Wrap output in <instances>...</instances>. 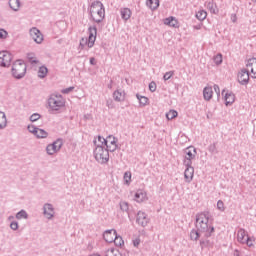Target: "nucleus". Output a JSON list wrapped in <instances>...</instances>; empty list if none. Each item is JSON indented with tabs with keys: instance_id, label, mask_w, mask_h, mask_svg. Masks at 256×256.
<instances>
[{
	"instance_id": "obj_50",
	"label": "nucleus",
	"mask_w": 256,
	"mask_h": 256,
	"mask_svg": "<svg viewBox=\"0 0 256 256\" xmlns=\"http://www.w3.org/2000/svg\"><path fill=\"white\" fill-rule=\"evenodd\" d=\"M245 243H246V245H248V247L253 246V242L251 241V238H249V236H246Z\"/></svg>"
},
{
	"instance_id": "obj_43",
	"label": "nucleus",
	"mask_w": 256,
	"mask_h": 256,
	"mask_svg": "<svg viewBox=\"0 0 256 256\" xmlns=\"http://www.w3.org/2000/svg\"><path fill=\"white\" fill-rule=\"evenodd\" d=\"M149 91H151V93H155L157 91V83H155V81L149 83Z\"/></svg>"
},
{
	"instance_id": "obj_36",
	"label": "nucleus",
	"mask_w": 256,
	"mask_h": 256,
	"mask_svg": "<svg viewBox=\"0 0 256 256\" xmlns=\"http://www.w3.org/2000/svg\"><path fill=\"white\" fill-rule=\"evenodd\" d=\"M208 151L209 153H212V154L214 153L215 155H217V153H219V151L217 150V142L210 144L208 146Z\"/></svg>"
},
{
	"instance_id": "obj_60",
	"label": "nucleus",
	"mask_w": 256,
	"mask_h": 256,
	"mask_svg": "<svg viewBox=\"0 0 256 256\" xmlns=\"http://www.w3.org/2000/svg\"><path fill=\"white\" fill-rule=\"evenodd\" d=\"M84 119H91V114L84 115Z\"/></svg>"
},
{
	"instance_id": "obj_13",
	"label": "nucleus",
	"mask_w": 256,
	"mask_h": 256,
	"mask_svg": "<svg viewBox=\"0 0 256 256\" xmlns=\"http://www.w3.org/2000/svg\"><path fill=\"white\" fill-rule=\"evenodd\" d=\"M184 167L186 168L184 171V179L186 183H191L195 175V168L193 167V164L184 165Z\"/></svg>"
},
{
	"instance_id": "obj_11",
	"label": "nucleus",
	"mask_w": 256,
	"mask_h": 256,
	"mask_svg": "<svg viewBox=\"0 0 256 256\" xmlns=\"http://www.w3.org/2000/svg\"><path fill=\"white\" fill-rule=\"evenodd\" d=\"M104 145H105L106 149L108 151H110V153H113V152L117 151V138H115L112 135H109L106 138V141H105Z\"/></svg>"
},
{
	"instance_id": "obj_44",
	"label": "nucleus",
	"mask_w": 256,
	"mask_h": 256,
	"mask_svg": "<svg viewBox=\"0 0 256 256\" xmlns=\"http://www.w3.org/2000/svg\"><path fill=\"white\" fill-rule=\"evenodd\" d=\"M10 229H12V231H17V229H19V222L17 221H12L10 223Z\"/></svg>"
},
{
	"instance_id": "obj_32",
	"label": "nucleus",
	"mask_w": 256,
	"mask_h": 256,
	"mask_svg": "<svg viewBox=\"0 0 256 256\" xmlns=\"http://www.w3.org/2000/svg\"><path fill=\"white\" fill-rule=\"evenodd\" d=\"M16 219H29V214L25 210H20L16 213Z\"/></svg>"
},
{
	"instance_id": "obj_35",
	"label": "nucleus",
	"mask_w": 256,
	"mask_h": 256,
	"mask_svg": "<svg viewBox=\"0 0 256 256\" xmlns=\"http://www.w3.org/2000/svg\"><path fill=\"white\" fill-rule=\"evenodd\" d=\"M177 115H179V113H177L176 110H170L169 112L166 113V118L168 119V121H171L172 119H175Z\"/></svg>"
},
{
	"instance_id": "obj_33",
	"label": "nucleus",
	"mask_w": 256,
	"mask_h": 256,
	"mask_svg": "<svg viewBox=\"0 0 256 256\" xmlns=\"http://www.w3.org/2000/svg\"><path fill=\"white\" fill-rule=\"evenodd\" d=\"M140 105H142L143 107H145V105H147L149 98L145 97V96H141L139 94L136 95Z\"/></svg>"
},
{
	"instance_id": "obj_41",
	"label": "nucleus",
	"mask_w": 256,
	"mask_h": 256,
	"mask_svg": "<svg viewBox=\"0 0 256 256\" xmlns=\"http://www.w3.org/2000/svg\"><path fill=\"white\" fill-rule=\"evenodd\" d=\"M39 119H41V114L39 113H34L30 116V121L32 123H35V121H39Z\"/></svg>"
},
{
	"instance_id": "obj_63",
	"label": "nucleus",
	"mask_w": 256,
	"mask_h": 256,
	"mask_svg": "<svg viewBox=\"0 0 256 256\" xmlns=\"http://www.w3.org/2000/svg\"><path fill=\"white\" fill-rule=\"evenodd\" d=\"M91 256H101V255H99V254H93V255H91Z\"/></svg>"
},
{
	"instance_id": "obj_39",
	"label": "nucleus",
	"mask_w": 256,
	"mask_h": 256,
	"mask_svg": "<svg viewBox=\"0 0 256 256\" xmlns=\"http://www.w3.org/2000/svg\"><path fill=\"white\" fill-rule=\"evenodd\" d=\"M214 63H215L216 65H221V63H223V55L217 54V55L214 57Z\"/></svg>"
},
{
	"instance_id": "obj_54",
	"label": "nucleus",
	"mask_w": 256,
	"mask_h": 256,
	"mask_svg": "<svg viewBox=\"0 0 256 256\" xmlns=\"http://www.w3.org/2000/svg\"><path fill=\"white\" fill-rule=\"evenodd\" d=\"M49 145L51 146L52 150H53L55 153H57V151H59V150L57 149V146L55 145L54 142H53L52 144H49Z\"/></svg>"
},
{
	"instance_id": "obj_25",
	"label": "nucleus",
	"mask_w": 256,
	"mask_h": 256,
	"mask_svg": "<svg viewBox=\"0 0 256 256\" xmlns=\"http://www.w3.org/2000/svg\"><path fill=\"white\" fill-rule=\"evenodd\" d=\"M146 198L147 194L141 190L135 193V201H137V203H142V201H145Z\"/></svg>"
},
{
	"instance_id": "obj_7",
	"label": "nucleus",
	"mask_w": 256,
	"mask_h": 256,
	"mask_svg": "<svg viewBox=\"0 0 256 256\" xmlns=\"http://www.w3.org/2000/svg\"><path fill=\"white\" fill-rule=\"evenodd\" d=\"M48 105L52 111H59L61 107H65L63 96L61 94H52L48 99Z\"/></svg>"
},
{
	"instance_id": "obj_18",
	"label": "nucleus",
	"mask_w": 256,
	"mask_h": 256,
	"mask_svg": "<svg viewBox=\"0 0 256 256\" xmlns=\"http://www.w3.org/2000/svg\"><path fill=\"white\" fill-rule=\"evenodd\" d=\"M113 99H114V101H117L118 103H121V101H125V92L121 91V90L114 91Z\"/></svg>"
},
{
	"instance_id": "obj_31",
	"label": "nucleus",
	"mask_w": 256,
	"mask_h": 256,
	"mask_svg": "<svg viewBox=\"0 0 256 256\" xmlns=\"http://www.w3.org/2000/svg\"><path fill=\"white\" fill-rule=\"evenodd\" d=\"M196 18H198L199 21H205V19H207V12L205 10L198 11Z\"/></svg>"
},
{
	"instance_id": "obj_19",
	"label": "nucleus",
	"mask_w": 256,
	"mask_h": 256,
	"mask_svg": "<svg viewBox=\"0 0 256 256\" xmlns=\"http://www.w3.org/2000/svg\"><path fill=\"white\" fill-rule=\"evenodd\" d=\"M164 24L168 25L169 27H175V28L179 27V22L173 16L166 18L164 20Z\"/></svg>"
},
{
	"instance_id": "obj_53",
	"label": "nucleus",
	"mask_w": 256,
	"mask_h": 256,
	"mask_svg": "<svg viewBox=\"0 0 256 256\" xmlns=\"http://www.w3.org/2000/svg\"><path fill=\"white\" fill-rule=\"evenodd\" d=\"M231 21H232V23H237V14L231 15Z\"/></svg>"
},
{
	"instance_id": "obj_17",
	"label": "nucleus",
	"mask_w": 256,
	"mask_h": 256,
	"mask_svg": "<svg viewBox=\"0 0 256 256\" xmlns=\"http://www.w3.org/2000/svg\"><path fill=\"white\" fill-rule=\"evenodd\" d=\"M225 106L229 107V105H233L235 103V94L233 92H227L225 94Z\"/></svg>"
},
{
	"instance_id": "obj_59",
	"label": "nucleus",
	"mask_w": 256,
	"mask_h": 256,
	"mask_svg": "<svg viewBox=\"0 0 256 256\" xmlns=\"http://www.w3.org/2000/svg\"><path fill=\"white\" fill-rule=\"evenodd\" d=\"M234 255H235V256H241V253L239 252V250H235V251H234Z\"/></svg>"
},
{
	"instance_id": "obj_4",
	"label": "nucleus",
	"mask_w": 256,
	"mask_h": 256,
	"mask_svg": "<svg viewBox=\"0 0 256 256\" xmlns=\"http://www.w3.org/2000/svg\"><path fill=\"white\" fill-rule=\"evenodd\" d=\"M94 145L96 146L94 150V158L100 165H105L109 163V150L105 146L97 144V140H94Z\"/></svg>"
},
{
	"instance_id": "obj_6",
	"label": "nucleus",
	"mask_w": 256,
	"mask_h": 256,
	"mask_svg": "<svg viewBox=\"0 0 256 256\" xmlns=\"http://www.w3.org/2000/svg\"><path fill=\"white\" fill-rule=\"evenodd\" d=\"M27 73V64L23 60H17L12 66V75L15 79H23Z\"/></svg>"
},
{
	"instance_id": "obj_27",
	"label": "nucleus",
	"mask_w": 256,
	"mask_h": 256,
	"mask_svg": "<svg viewBox=\"0 0 256 256\" xmlns=\"http://www.w3.org/2000/svg\"><path fill=\"white\" fill-rule=\"evenodd\" d=\"M47 73H49V69H47V66H41L38 70V77L40 79H45V77H47Z\"/></svg>"
},
{
	"instance_id": "obj_8",
	"label": "nucleus",
	"mask_w": 256,
	"mask_h": 256,
	"mask_svg": "<svg viewBox=\"0 0 256 256\" xmlns=\"http://www.w3.org/2000/svg\"><path fill=\"white\" fill-rule=\"evenodd\" d=\"M184 153L183 165H193L197 157V149L193 146H189L184 150Z\"/></svg>"
},
{
	"instance_id": "obj_48",
	"label": "nucleus",
	"mask_w": 256,
	"mask_h": 256,
	"mask_svg": "<svg viewBox=\"0 0 256 256\" xmlns=\"http://www.w3.org/2000/svg\"><path fill=\"white\" fill-rule=\"evenodd\" d=\"M46 153L48 155H55L56 152H54L53 148L50 146V144H48L46 147Z\"/></svg>"
},
{
	"instance_id": "obj_51",
	"label": "nucleus",
	"mask_w": 256,
	"mask_h": 256,
	"mask_svg": "<svg viewBox=\"0 0 256 256\" xmlns=\"http://www.w3.org/2000/svg\"><path fill=\"white\" fill-rule=\"evenodd\" d=\"M105 141L106 139L104 137L98 136V142L100 143L99 145L103 147V145H105Z\"/></svg>"
},
{
	"instance_id": "obj_23",
	"label": "nucleus",
	"mask_w": 256,
	"mask_h": 256,
	"mask_svg": "<svg viewBox=\"0 0 256 256\" xmlns=\"http://www.w3.org/2000/svg\"><path fill=\"white\" fill-rule=\"evenodd\" d=\"M247 232L245 231V229H240L238 230L237 233V239L239 241V243H245V241L247 240Z\"/></svg>"
},
{
	"instance_id": "obj_20",
	"label": "nucleus",
	"mask_w": 256,
	"mask_h": 256,
	"mask_svg": "<svg viewBox=\"0 0 256 256\" xmlns=\"http://www.w3.org/2000/svg\"><path fill=\"white\" fill-rule=\"evenodd\" d=\"M206 6L210 13H213V15H217L219 13V8H217V4L215 2H206Z\"/></svg>"
},
{
	"instance_id": "obj_61",
	"label": "nucleus",
	"mask_w": 256,
	"mask_h": 256,
	"mask_svg": "<svg viewBox=\"0 0 256 256\" xmlns=\"http://www.w3.org/2000/svg\"><path fill=\"white\" fill-rule=\"evenodd\" d=\"M11 219H15V217L14 216H9L8 220L11 221Z\"/></svg>"
},
{
	"instance_id": "obj_64",
	"label": "nucleus",
	"mask_w": 256,
	"mask_h": 256,
	"mask_svg": "<svg viewBox=\"0 0 256 256\" xmlns=\"http://www.w3.org/2000/svg\"><path fill=\"white\" fill-rule=\"evenodd\" d=\"M63 42V40H58V43H62Z\"/></svg>"
},
{
	"instance_id": "obj_30",
	"label": "nucleus",
	"mask_w": 256,
	"mask_h": 256,
	"mask_svg": "<svg viewBox=\"0 0 256 256\" xmlns=\"http://www.w3.org/2000/svg\"><path fill=\"white\" fill-rule=\"evenodd\" d=\"M146 4L148 7H150V9L155 11V9L159 7V0H147Z\"/></svg>"
},
{
	"instance_id": "obj_52",
	"label": "nucleus",
	"mask_w": 256,
	"mask_h": 256,
	"mask_svg": "<svg viewBox=\"0 0 256 256\" xmlns=\"http://www.w3.org/2000/svg\"><path fill=\"white\" fill-rule=\"evenodd\" d=\"M140 243H141V239L139 238H136L135 240H133L134 247H139Z\"/></svg>"
},
{
	"instance_id": "obj_38",
	"label": "nucleus",
	"mask_w": 256,
	"mask_h": 256,
	"mask_svg": "<svg viewBox=\"0 0 256 256\" xmlns=\"http://www.w3.org/2000/svg\"><path fill=\"white\" fill-rule=\"evenodd\" d=\"M120 209L121 211H123L124 213H128L129 211V203L123 201V202H120Z\"/></svg>"
},
{
	"instance_id": "obj_57",
	"label": "nucleus",
	"mask_w": 256,
	"mask_h": 256,
	"mask_svg": "<svg viewBox=\"0 0 256 256\" xmlns=\"http://www.w3.org/2000/svg\"><path fill=\"white\" fill-rule=\"evenodd\" d=\"M90 65H97V62H95V58H90Z\"/></svg>"
},
{
	"instance_id": "obj_21",
	"label": "nucleus",
	"mask_w": 256,
	"mask_h": 256,
	"mask_svg": "<svg viewBox=\"0 0 256 256\" xmlns=\"http://www.w3.org/2000/svg\"><path fill=\"white\" fill-rule=\"evenodd\" d=\"M120 15H121V18L124 21H129V19H131V9H129V8H122L120 10Z\"/></svg>"
},
{
	"instance_id": "obj_47",
	"label": "nucleus",
	"mask_w": 256,
	"mask_h": 256,
	"mask_svg": "<svg viewBox=\"0 0 256 256\" xmlns=\"http://www.w3.org/2000/svg\"><path fill=\"white\" fill-rule=\"evenodd\" d=\"M7 31L3 28H0V39H7Z\"/></svg>"
},
{
	"instance_id": "obj_3",
	"label": "nucleus",
	"mask_w": 256,
	"mask_h": 256,
	"mask_svg": "<svg viewBox=\"0 0 256 256\" xmlns=\"http://www.w3.org/2000/svg\"><path fill=\"white\" fill-rule=\"evenodd\" d=\"M90 16L95 23H101L105 19V7L101 1H95L90 6Z\"/></svg>"
},
{
	"instance_id": "obj_10",
	"label": "nucleus",
	"mask_w": 256,
	"mask_h": 256,
	"mask_svg": "<svg viewBox=\"0 0 256 256\" xmlns=\"http://www.w3.org/2000/svg\"><path fill=\"white\" fill-rule=\"evenodd\" d=\"M11 61H13V55L9 53V51L0 52V66L1 67H9L11 65Z\"/></svg>"
},
{
	"instance_id": "obj_56",
	"label": "nucleus",
	"mask_w": 256,
	"mask_h": 256,
	"mask_svg": "<svg viewBox=\"0 0 256 256\" xmlns=\"http://www.w3.org/2000/svg\"><path fill=\"white\" fill-rule=\"evenodd\" d=\"M112 103H113V100H108V101L106 102L107 107L113 108Z\"/></svg>"
},
{
	"instance_id": "obj_29",
	"label": "nucleus",
	"mask_w": 256,
	"mask_h": 256,
	"mask_svg": "<svg viewBox=\"0 0 256 256\" xmlns=\"http://www.w3.org/2000/svg\"><path fill=\"white\" fill-rule=\"evenodd\" d=\"M201 233L202 232H200L198 229L197 230H195V229L191 230V232H190L191 241H197L199 239V237H201Z\"/></svg>"
},
{
	"instance_id": "obj_58",
	"label": "nucleus",
	"mask_w": 256,
	"mask_h": 256,
	"mask_svg": "<svg viewBox=\"0 0 256 256\" xmlns=\"http://www.w3.org/2000/svg\"><path fill=\"white\" fill-rule=\"evenodd\" d=\"M108 89H113V80H111L110 84H108Z\"/></svg>"
},
{
	"instance_id": "obj_1",
	"label": "nucleus",
	"mask_w": 256,
	"mask_h": 256,
	"mask_svg": "<svg viewBox=\"0 0 256 256\" xmlns=\"http://www.w3.org/2000/svg\"><path fill=\"white\" fill-rule=\"evenodd\" d=\"M196 229L204 233V237H211L212 233H215V228L209 227V217L205 213L196 215Z\"/></svg>"
},
{
	"instance_id": "obj_16",
	"label": "nucleus",
	"mask_w": 256,
	"mask_h": 256,
	"mask_svg": "<svg viewBox=\"0 0 256 256\" xmlns=\"http://www.w3.org/2000/svg\"><path fill=\"white\" fill-rule=\"evenodd\" d=\"M115 237H117V230L115 229L106 230L103 234V238L106 243H113L115 241Z\"/></svg>"
},
{
	"instance_id": "obj_9",
	"label": "nucleus",
	"mask_w": 256,
	"mask_h": 256,
	"mask_svg": "<svg viewBox=\"0 0 256 256\" xmlns=\"http://www.w3.org/2000/svg\"><path fill=\"white\" fill-rule=\"evenodd\" d=\"M27 129L29 133H32V135H35L37 139H47V137H49V133L47 131L35 125H28Z\"/></svg>"
},
{
	"instance_id": "obj_24",
	"label": "nucleus",
	"mask_w": 256,
	"mask_h": 256,
	"mask_svg": "<svg viewBox=\"0 0 256 256\" xmlns=\"http://www.w3.org/2000/svg\"><path fill=\"white\" fill-rule=\"evenodd\" d=\"M200 247L201 249H206V247H213V242L209 240V237L201 238Z\"/></svg>"
},
{
	"instance_id": "obj_45",
	"label": "nucleus",
	"mask_w": 256,
	"mask_h": 256,
	"mask_svg": "<svg viewBox=\"0 0 256 256\" xmlns=\"http://www.w3.org/2000/svg\"><path fill=\"white\" fill-rule=\"evenodd\" d=\"M124 181L127 184L131 183V172H125L124 173Z\"/></svg>"
},
{
	"instance_id": "obj_5",
	"label": "nucleus",
	"mask_w": 256,
	"mask_h": 256,
	"mask_svg": "<svg viewBox=\"0 0 256 256\" xmlns=\"http://www.w3.org/2000/svg\"><path fill=\"white\" fill-rule=\"evenodd\" d=\"M89 31V37L87 38H82L80 40V49H85L86 45L88 49H91L93 45H95V41L97 40V26H90L88 28Z\"/></svg>"
},
{
	"instance_id": "obj_28",
	"label": "nucleus",
	"mask_w": 256,
	"mask_h": 256,
	"mask_svg": "<svg viewBox=\"0 0 256 256\" xmlns=\"http://www.w3.org/2000/svg\"><path fill=\"white\" fill-rule=\"evenodd\" d=\"M7 127V116L5 112H0V129H5Z\"/></svg>"
},
{
	"instance_id": "obj_40",
	"label": "nucleus",
	"mask_w": 256,
	"mask_h": 256,
	"mask_svg": "<svg viewBox=\"0 0 256 256\" xmlns=\"http://www.w3.org/2000/svg\"><path fill=\"white\" fill-rule=\"evenodd\" d=\"M175 75V71H168L164 74L163 79L164 81H169Z\"/></svg>"
},
{
	"instance_id": "obj_15",
	"label": "nucleus",
	"mask_w": 256,
	"mask_h": 256,
	"mask_svg": "<svg viewBox=\"0 0 256 256\" xmlns=\"http://www.w3.org/2000/svg\"><path fill=\"white\" fill-rule=\"evenodd\" d=\"M43 214L46 219H53L55 215V209L53 208V204L46 203L43 206Z\"/></svg>"
},
{
	"instance_id": "obj_37",
	"label": "nucleus",
	"mask_w": 256,
	"mask_h": 256,
	"mask_svg": "<svg viewBox=\"0 0 256 256\" xmlns=\"http://www.w3.org/2000/svg\"><path fill=\"white\" fill-rule=\"evenodd\" d=\"M113 243L114 245H116V247H121V245H123L125 242L123 241V238L121 236L116 234Z\"/></svg>"
},
{
	"instance_id": "obj_42",
	"label": "nucleus",
	"mask_w": 256,
	"mask_h": 256,
	"mask_svg": "<svg viewBox=\"0 0 256 256\" xmlns=\"http://www.w3.org/2000/svg\"><path fill=\"white\" fill-rule=\"evenodd\" d=\"M54 145L56 146L57 150L59 151L61 147H63V139L58 138L54 141Z\"/></svg>"
},
{
	"instance_id": "obj_22",
	"label": "nucleus",
	"mask_w": 256,
	"mask_h": 256,
	"mask_svg": "<svg viewBox=\"0 0 256 256\" xmlns=\"http://www.w3.org/2000/svg\"><path fill=\"white\" fill-rule=\"evenodd\" d=\"M203 96L205 101H211L213 97V88L211 87H205L203 90Z\"/></svg>"
},
{
	"instance_id": "obj_34",
	"label": "nucleus",
	"mask_w": 256,
	"mask_h": 256,
	"mask_svg": "<svg viewBox=\"0 0 256 256\" xmlns=\"http://www.w3.org/2000/svg\"><path fill=\"white\" fill-rule=\"evenodd\" d=\"M27 59L31 65H37V63H39V60L35 59V54L33 53H28Z\"/></svg>"
},
{
	"instance_id": "obj_12",
	"label": "nucleus",
	"mask_w": 256,
	"mask_h": 256,
	"mask_svg": "<svg viewBox=\"0 0 256 256\" xmlns=\"http://www.w3.org/2000/svg\"><path fill=\"white\" fill-rule=\"evenodd\" d=\"M29 33L30 37L33 39V41H35V43H37L38 45H40V43H43V34L41 33V30H39L37 27L31 28Z\"/></svg>"
},
{
	"instance_id": "obj_62",
	"label": "nucleus",
	"mask_w": 256,
	"mask_h": 256,
	"mask_svg": "<svg viewBox=\"0 0 256 256\" xmlns=\"http://www.w3.org/2000/svg\"><path fill=\"white\" fill-rule=\"evenodd\" d=\"M61 93H63V95H65V89H62V90H61Z\"/></svg>"
},
{
	"instance_id": "obj_49",
	"label": "nucleus",
	"mask_w": 256,
	"mask_h": 256,
	"mask_svg": "<svg viewBox=\"0 0 256 256\" xmlns=\"http://www.w3.org/2000/svg\"><path fill=\"white\" fill-rule=\"evenodd\" d=\"M214 91L218 95V97L221 95V90L219 88V85L217 84L214 85Z\"/></svg>"
},
{
	"instance_id": "obj_14",
	"label": "nucleus",
	"mask_w": 256,
	"mask_h": 256,
	"mask_svg": "<svg viewBox=\"0 0 256 256\" xmlns=\"http://www.w3.org/2000/svg\"><path fill=\"white\" fill-rule=\"evenodd\" d=\"M136 223L141 227H147V225H149V217H147L145 212L138 211L136 216Z\"/></svg>"
},
{
	"instance_id": "obj_46",
	"label": "nucleus",
	"mask_w": 256,
	"mask_h": 256,
	"mask_svg": "<svg viewBox=\"0 0 256 256\" xmlns=\"http://www.w3.org/2000/svg\"><path fill=\"white\" fill-rule=\"evenodd\" d=\"M217 209H218L219 211H225V203H223L222 200H219V201L217 202Z\"/></svg>"
},
{
	"instance_id": "obj_55",
	"label": "nucleus",
	"mask_w": 256,
	"mask_h": 256,
	"mask_svg": "<svg viewBox=\"0 0 256 256\" xmlns=\"http://www.w3.org/2000/svg\"><path fill=\"white\" fill-rule=\"evenodd\" d=\"M73 89H75V87L71 86L65 89V93H71V91H73Z\"/></svg>"
},
{
	"instance_id": "obj_26",
	"label": "nucleus",
	"mask_w": 256,
	"mask_h": 256,
	"mask_svg": "<svg viewBox=\"0 0 256 256\" xmlns=\"http://www.w3.org/2000/svg\"><path fill=\"white\" fill-rule=\"evenodd\" d=\"M9 7L12 9V11H19V8L21 7V1L19 0H9Z\"/></svg>"
},
{
	"instance_id": "obj_2",
	"label": "nucleus",
	"mask_w": 256,
	"mask_h": 256,
	"mask_svg": "<svg viewBox=\"0 0 256 256\" xmlns=\"http://www.w3.org/2000/svg\"><path fill=\"white\" fill-rule=\"evenodd\" d=\"M247 69H242L238 74V82L240 85H247L249 83V71L252 74V78L256 79V58H251L246 64Z\"/></svg>"
}]
</instances>
